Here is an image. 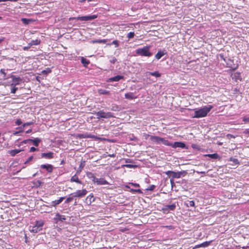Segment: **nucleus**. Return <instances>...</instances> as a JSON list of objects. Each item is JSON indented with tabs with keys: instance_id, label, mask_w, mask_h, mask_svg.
<instances>
[{
	"instance_id": "1",
	"label": "nucleus",
	"mask_w": 249,
	"mask_h": 249,
	"mask_svg": "<svg viewBox=\"0 0 249 249\" xmlns=\"http://www.w3.org/2000/svg\"><path fill=\"white\" fill-rule=\"evenodd\" d=\"M213 108V106L209 105L202 108H196L194 110V114L193 118H200L205 117Z\"/></svg>"
},
{
	"instance_id": "2",
	"label": "nucleus",
	"mask_w": 249,
	"mask_h": 249,
	"mask_svg": "<svg viewBox=\"0 0 249 249\" xmlns=\"http://www.w3.org/2000/svg\"><path fill=\"white\" fill-rule=\"evenodd\" d=\"M150 46H146L143 48H138L136 50V53L139 55L149 57L152 55L150 52Z\"/></svg>"
},
{
	"instance_id": "3",
	"label": "nucleus",
	"mask_w": 249,
	"mask_h": 249,
	"mask_svg": "<svg viewBox=\"0 0 249 249\" xmlns=\"http://www.w3.org/2000/svg\"><path fill=\"white\" fill-rule=\"evenodd\" d=\"M44 225V222L43 221L40 220L39 221H36V224L33 226H30L29 227V231L33 233H37L38 231H40L42 229V227Z\"/></svg>"
},
{
	"instance_id": "4",
	"label": "nucleus",
	"mask_w": 249,
	"mask_h": 249,
	"mask_svg": "<svg viewBox=\"0 0 249 249\" xmlns=\"http://www.w3.org/2000/svg\"><path fill=\"white\" fill-rule=\"evenodd\" d=\"M97 119L100 118H109L113 117V113L110 112H105L103 110L99 111L96 113Z\"/></svg>"
},
{
	"instance_id": "5",
	"label": "nucleus",
	"mask_w": 249,
	"mask_h": 249,
	"mask_svg": "<svg viewBox=\"0 0 249 249\" xmlns=\"http://www.w3.org/2000/svg\"><path fill=\"white\" fill-rule=\"evenodd\" d=\"M97 18V16L95 15H89V16H82V17H78L77 18H70V19H76L77 20H79L81 21H88V20H91L93 19H94Z\"/></svg>"
},
{
	"instance_id": "6",
	"label": "nucleus",
	"mask_w": 249,
	"mask_h": 249,
	"mask_svg": "<svg viewBox=\"0 0 249 249\" xmlns=\"http://www.w3.org/2000/svg\"><path fill=\"white\" fill-rule=\"evenodd\" d=\"M88 193V191L86 189L77 190L75 192L71 194L70 195H73L74 197H83L85 196Z\"/></svg>"
},
{
	"instance_id": "7",
	"label": "nucleus",
	"mask_w": 249,
	"mask_h": 249,
	"mask_svg": "<svg viewBox=\"0 0 249 249\" xmlns=\"http://www.w3.org/2000/svg\"><path fill=\"white\" fill-rule=\"evenodd\" d=\"M169 146H171L172 147L174 148H176L178 147L181 148H186L188 149L187 147H186V145L184 143L182 142H175L174 143L171 142V145H169Z\"/></svg>"
},
{
	"instance_id": "8",
	"label": "nucleus",
	"mask_w": 249,
	"mask_h": 249,
	"mask_svg": "<svg viewBox=\"0 0 249 249\" xmlns=\"http://www.w3.org/2000/svg\"><path fill=\"white\" fill-rule=\"evenodd\" d=\"M11 78H12L13 82V83L11 85L12 87L18 85L19 84V82L21 81V79L20 77H16L13 75L11 76Z\"/></svg>"
},
{
	"instance_id": "9",
	"label": "nucleus",
	"mask_w": 249,
	"mask_h": 249,
	"mask_svg": "<svg viewBox=\"0 0 249 249\" xmlns=\"http://www.w3.org/2000/svg\"><path fill=\"white\" fill-rule=\"evenodd\" d=\"M231 76L232 79L236 82L238 81H241L242 80V77L240 72H236L233 73L231 74Z\"/></svg>"
},
{
	"instance_id": "10",
	"label": "nucleus",
	"mask_w": 249,
	"mask_h": 249,
	"mask_svg": "<svg viewBox=\"0 0 249 249\" xmlns=\"http://www.w3.org/2000/svg\"><path fill=\"white\" fill-rule=\"evenodd\" d=\"M92 181L94 182L97 183V184L103 185L107 184V181L103 178H94L92 179Z\"/></svg>"
},
{
	"instance_id": "11",
	"label": "nucleus",
	"mask_w": 249,
	"mask_h": 249,
	"mask_svg": "<svg viewBox=\"0 0 249 249\" xmlns=\"http://www.w3.org/2000/svg\"><path fill=\"white\" fill-rule=\"evenodd\" d=\"M53 153L49 152L48 153H43L41 155V158L51 159L53 158Z\"/></svg>"
},
{
	"instance_id": "12",
	"label": "nucleus",
	"mask_w": 249,
	"mask_h": 249,
	"mask_svg": "<svg viewBox=\"0 0 249 249\" xmlns=\"http://www.w3.org/2000/svg\"><path fill=\"white\" fill-rule=\"evenodd\" d=\"M40 167L42 169H45L49 173H51L53 171V166L51 164H42Z\"/></svg>"
},
{
	"instance_id": "13",
	"label": "nucleus",
	"mask_w": 249,
	"mask_h": 249,
	"mask_svg": "<svg viewBox=\"0 0 249 249\" xmlns=\"http://www.w3.org/2000/svg\"><path fill=\"white\" fill-rule=\"evenodd\" d=\"M124 77L123 76L118 75L114 77H111V78H109L108 81V82L119 81L121 79H124Z\"/></svg>"
},
{
	"instance_id": "14",
	"label": "nucleus",
	"mask_w": 249,
	"mask_h": 249,
	"mask_svg": "<svg viewBox=\"0 0 249 249\" xmlns=\"http://www.w3.org/2000/svg\"><path fill=\"white\" fill-rule=\"evenodd\" d=\"M64 198H65L64 197H61L58 200L53 201L51 202V205L53 207H55L56 205H57L59 204L60 203H61L62 201L64 199Z\"/></svg>"
},
{
	"instance_id": "15",
	"label": "nucleus",
	"mask_w": 249,
	"mask_h": 249,
	"mask_svg": "<svg viewBox=\"0 0 249 249\" xmlns=\"http://www.w3.org/2000/svg\"><path fill=\"white\" fill-rule=\"evenodd\" d=\"M54 219L57 221H60L62 222L66 220V218L64 215H61L59 213H57L56 214L55 217H54Z\"/></svg>"
},
{
	"instance_id": "16",
	"label": "nucleus",
	"mask_w": 249,
	"mask_h": 249,
	"mask_svg": "<svg viewBox=\"0 0 249 249\" xmlns=\"http://www.w3.org/2000/svg\"><path fill=\"white\" fill-rule=\"evenodd\" d=\"M160 138L158 136H150V140L155 143L156 144H160Z\"/></svg>"
},
{
	"instance_id": "17",
	"label": "nucleus",
	"mask_w": 249,
	"mask_h": 249,
	"mask_svg": "<svg viewBox=\"0 0 249 249\" xmlns=\"http://www.w3.org/2000/svg\"><path fill=\"white\" fill-rule=\"evenodd\" d=\"M162 143L163 144L169 146L171 145V142H169L165 138H160V144Z\"/></svg>"
},
{
	"instance_id": "18",
	"label": "nucleus",
	"mask_w": 249,
	"mask_h": 249,
	"mask_svg": "<svg viewBox=\"0 0 249 249\" xmlns=\"http://www.w3.org/2000/svg\"><path fill=\"white\" fill-rule=\"evenodd\" d=\"M125 98L127 99H133L137 98L135 94L132 92L126 93L124 95Z\"/></svg>"
},
{
	"instance_id": "19",
	"label": "nucleus",
	"mask_w": 249,
	"mask_h": 249,
	"mask_svg": "<svg viewBox=\"0 0 249 249\" xmlns=\"http://www.w3.org/2000/svg\"><path fill=\"white\" fill-rule=\"evenodd\" d=\"M23 151L21 149H14L8 151V153L12 156H15L16 154Z\"/></svg>"
},
{
	"instance_id": "20",
	"label": "nucleus",
	"mask_w": 249,
	"mask_h": 249,
	"mask_svg": "<svg viewBox=\"0 0 249 249\" xmlns=\"http://www.w3.org/2000/svg\"><path fill=\"white\" fill-rule=\"evenodd\" d=\"M71 182H75L79 184H82V182L79 179L76 174L73 176L71 178Z\"/></svg>"
},
{
	"instance_id": "21",
	"label": "nucleus",
	"mask_w": 249,
	"mask_h": 249,
	"mask_svg": "<svg viewBox=\"0 0 249 249\" xmlns=\"http://www.w3.org/2000/svg\"><path fill=\"white\" fill-rule=\"evenodd\" d=\"M204 156L208 157L213 159H217L220 158L219 156L216 153H214L212 154H206L204 155Z\"/></svg>"
},
{
	"instance_id": "22",
	"label": "nucleus",
	"mask_w": 249,
	"mask_h": 249,
	"mask_svg": "<svg viewBox=\"0 0 249 249\" xmlns=\"http://www.w3.org/2000/svg\"><path fill=\"white\" fill-rule=\"evenodd\" d=\"M86 200L88 202H89V204H91L92 202L94 201L95 198L94 197L93 195L91 194L87 197Z\"/></svg>"
},
{
	"instance_id": "23",
	"label": "nucleus",
	"mask_w": 249,
	"mask_h": 249,
	"mask_svg": "<svg viewBox=\"0 0 249 249\" xmlns=\"http://www.w3.org/2000/svg\"><path fill=\"white\" fill-rule=\"evenodd\" d=\"M28 141L32 142H33L34 145H35L36 146H37L41 141L40 139L39 138H35L34 140L29 139L28 140Z\"/></svg>"
},
{
	"instance_id": "24",
	"label": "nucleus",
	"mask_w": 249,
	"mask_h": 249,
	"mask_svg": "<svg viewBox=\"0 0 249 249\" xmlns=\"http://www.w3.org/2000/svg\"><path fill=\"white\" fill-rule=\"evenodd\" d=\"M165 54L163 51H159L155 55V57L157 59H160L162 56Z\"/></svg>"
},
{
	"instance_id": "25",
	"label": "nucleus",
	"mask_w": 249,
	"mask_h": 249,
	"mask_svg": "<svg viewBox=\"0 0 249 249\" xmlns=\"http://www.w3.org/2000/svg\"><path fill=\"white\" fill-rule=\"evenodd\" d=\"M147 73L152 76H155L156 77H160L161 76L160 73L158 71H157L155 72H147Z\"/></svg>"
},
{
	"instance_id": "26",
	"label": "nucleus",
	"mask_w": 249,
	"mask_h": 249,
	"mask_svg": "<svg viewBox=\"0 0 249 249\" xmlns=\"http://www.w3.org/2000/svg\"><path fill=\"white\" fill-rule=\"evenodd\" d=\"M21 20L25 25L29 24V23L33 21V20L31 19H27L26 18H22Z\"/></svg>"
},
{
	"instance_id": "27",
	"label": "nucleus",
	"mask_w": 249,
	"mask_h": 249,
	"mask_svg": "<svg viewBox=\"0 0 249 249\" xmlns=\"http://www.w3.org/2000/svg\"><path fill=\"white\" fill-rule=\"evenodd\" d=\"M81 63L84 66L87 67L89 63V61L83 57H81Z\"/></svg>"
},
{
	"instance_id": "28",
	"label": "nucleus",
	"mask_w": 249,
	"mask_h": 249,
	"mask_svg": "<svg viewBox=\"0 0 249 249\" xmlns=\"http://www.w3.org/2000/svg\"><path fill=\"white\" fill-rule=\"evenodd\" d=\"M181 172H172V177L173 178H179L181 177Z\"/></svg>"
},
{
	"instance_id": "29",
	"label": "nucleus",
	"mask_w": 249,
	"mask_h": 249,
	"mask_svg": "<svg viewBox=\"0 0 249 249\" xmlns=\"http://www.w3.org/2000/svg\"><path fill=\"white\" fill-rule=\"evenodd\" d=\"M165 207V209H168L170 211H173L175 209L176 205L175 204H173L171 205H166Z\"/></svg>"
},
{
	"instance_id": "30",
	"label": "nucleus",
	"mask_w": 249,
	"mask_h": 249,
	"mask_svg": "<svg viewBox=\"0 0 249 249\" xmlns=\"http://www.w3.org/2000/svg\"><path fill=\"white\" fill-rule=\"evenodd\" d=\"M93 43H106L107 42L106 39H98L94 40L92 41Z\"/></svg>"
},
{
	"instance_id": "31",
	"label": "nucleus",
	"mask_w": 249,
	"mask_h": 249,
	"mask_svg": "<svg viewBox=\"0 0 249 249\" xmlns=\"http://www.w3.org/2000/svg\"><path fill=\"white\" fill-rule=\"evenodd\" d=\"M133 24H124L121 25V28L126 29L127 28H133Z\"/></svg>"
},
{
	"instance_id": "32",
	"label": "nucleus",
	"mask_w": 249,
	"mask_h": 249,
	"mask_svg": "<svg viewBox=\"0 0 249 249\" xmlns=\"http://www.w3.org/2000/svg\"><path fill=\"white\" fill-rule=\"evenodd\" d=\"M40 43V41L38 40H32L30 43H29L28 45H30V46H31L32 45H38Z\"/></svg>"
},
{
	"instance_id": "33",
	"label": "nucleus",
	"mask_w": 249,
	"mask_h": 249,
	"mask_svg": "<svg viewBox=\"0 0 249 249\" xmlns=\"http://www.w3.org/2000/svg\"><path fill=\"white\" fill-rule=\"evenodd\" d=\"M84 163L83 162H81V163L79 165V167L78 168V169L76 172V174H79L81 172V171H82V170L83 169V168H84Z\"/></svg>"
},
{
	"instance_id": "34",
	"label": "nucleus",
	"mask_w": 249,
	"mask_h": 249,
	"mask_svg": "<svg viewBox=\"0 0 249 249\" xmlns=\"http://www.w3.org/2000/svg\"><path fill=\"white\" fill-rule=\"evenodd\" d=\"M210 244L209 242H205L200 245H198L196 247H207Z\"/></svg>"
},
{
	"instance_id": "35",
	"label": "nucleus",
	"mask_w": 249,
	"mask_h": 249,
	"mask_svg": "<svg viewBox=\"0 0 249 249\" xmlns=\"http://www.w3.org/2000/svg\"><path fill=\"white\" fill-rule=\"evenodd\" d=\"M186 205L187 207H194L195 202L193 200L189 201L187 203H186Z\"/></svg>"
},
{
	"instance_id": "36",
	"label": "nucleus",
	"mask_w": 249,
	"mask_h": 249,
	"mask_svg": "<svg viewBox=\"0 0 249 249\" xmlns=\"http://www.w3.org/2000/svg\"><path fill=\"white\" fill-rule=\"evenodd\" d=\"M98 92L100 94H108L109 93L108 91L105 90V89H99L98 90Z\"/></svg>"
},
{
	"instance_id": "37",
	"label": "nucleus",
	"mask_w": 249,
	"mask_h": 249,
	"mask_svg": "<svg viewBox=\"0 0 249 249\" xmlns=\"http://www.w3.org/2000/svg\"><path fill=\"white\" fill-rule=\"evenodd\" d=\"M72 196H70L69 197H67V199L65 200V203H69L71 202L74 198V197H73V195H71Z\"/></svg>"
},
{
	"instance_id": "38",
	"label": "nucleus",
	"mask_w": 249,
	"mask_h": 249,
	"mask_svg": "<svg viewBox=\"0 0 249 249\" xmlns=\"http://www.w3.org/2000/svg\"><path fill=\"white\" fill-rule=\"evenodd\" d=\"M135 34L134 32H129L128 34H127V37L128 39H131L133 38Z\"/></svg>"
},
{
	"instance_id": "39",
	"label": "nucleus",
	"mask_w": 249,
	"mask_h": 249,
	"mask_svg": "<svg viewBox=\"0 0 249 249\" xmlns=\"http://www.w3.org/2000/svg\"><path fill=\"white\" fill-rule=\"evenodd\" d=\"M112 44H114L115 46V47H118L119 45V41L116 40H114L109 45Z\"/></svg>"
},
{
	"instance_id": "40",
	"label": "nucleus",
	"mask_w": 249,
	"mask_h": 249,
	"mask_svg": "<svg viewBox=\"0 0 249 249\" xmlns=\"http://www.w3.org/2000/svg\"><path fill=\"white\" fill-rule=\"evenodd\" d=\"M87 175L89 178H91L92 180L94 178H96L94 176V175L92 173L90 172L88 173Z\"/></svg>"
},
{
	"instance_id": "41",
	"label": "nucleus",
	"mask_w": 249,
	"mask_h": 249,
	"mask_svg": "<svg viewBox=\"0 0 249 249\" xmlns=\"http://www.w3.org/2000/svg\"><path fill=\"white\" fill-rule=\"evenodd\" d=\"M0 73L3 74L2 78L5 79L6 77V73L4 69H1L0 70Z\"/></svg>"
},
{
	"instance_id": "42",
	"label": "nucleus",
	"mask_w": 249,
	"mask_h": 249,
	"mask_svg": "<svg viewBox=\"0 0 249 249\" xmlns=\"http://www.w3.org/2000/svg\"><path fill=\"white\" fill-rule=\"evenodd\" d=\"M14 87H12V88L11 89V92L12 93H15L16 91L18 89V88L15 87V86H13Z\"/></svg>"
},
{
	"instance_id": "43",
	"label": "nucleus",
	"mask_w": 249,
	"mask_h": 249,
	"mask_svg": "<svg viewBox=\"0 0 249 249\" xmlns=\"http://www.w3.org/2000/svg\"><path fill=\"white\" fill-rule=\"evenodd\" d=\"M243 121L245 123H249V117L245 116L243 118Z\"/></svg>"
},
{
	"instance_id": "44",
	"label": "nucleus",
	"mask_w": 249,
	"mask_h": 249,
	"mask_svg": "<svg viewBox=\"0 0 249 249\" xmlns=\"http://www.w3.org/2000/svg\"><path fill=\"white\" fill-rule=\"evenodd\" d=\"M156 186L154 185H150L147 189V190L153 191L155 188Z\"/></svg>"
},
{
	"instance_id": "45",
	"label": "nucleus",
	"mask_w": 249,
	"mask_h": 249,
	"mask_svg": "<svg viewBox=\"0 0 249 249\" xmlns=\"http://www.w3.org/2000/svg\"><path fill=\"white\" fill-rule=\"evenodd\" d=\"M226 137L227 138L230 139L231 138H235V136H233V135L232 134H228L226 135Z\"/></svg>"
},
{
	"instance_id": "46",
	"label": "nucleus",
	"mask_w": 249,
	"mask_h": 249,
	"mask_svg": "<svg viewBox=\"0 0 249 249\" xmlns=\"http://www.w3.org/2000/svg\"><path fill=\"white\" fill-rule=\"evenodd\" d=\"M22 124V121L20 119H18L16 121V124L18 125H19Z\"/></svg>"
},
{
	"instance_id": "47",
	"label": "nucleus",
	"mask_w": 249,
	"mask_h": 249,
	"mask_svg": "<svg viewBox=\"0 0 249 249\" xmlns=\"http://www.w3.org/2000/svg\"><path fill=\"white\" fill-rule=\"evenodd\" d=\"M122 166V167H126L128 168H132L134 166L133 165H131V164H124V165H123Z\"/></svg>"
},
{
	"instance_id": "48",
	"label": "nucleus",
	"mask_w": 249,
	"mask_h": 249,
	"mask_svg": "<svg viewBox=\"0 0 249 249\" xmlns=\"http://www.w3.org/2000/svg\"><path fill=\"white\" fill-rule=\"evenodd\" d=\"M231 161H232L235 164H237L238 163V160L236 159L231 158Z\"/></svg>"
},
{
	"instance_id": "49",
	"label": "nucleus",
	"mask_w": 249,
	"mask_h": 249,
	"mask_svg": "<svg viewBox=\"0 0 249 249\" xmlns=\"http://www.w3.org/2000/svg\"><path fill=\"white\" fill-rule=\"evenodd\" d=\"M33 159V156H31L30 157L28 160L25 162V164H26L27 163L30 162V161H31Z\"/></svg>"
},
{
	"instance_id": "50",
	"label": "nucleus",
	"mask_w": 249,
	"mask_h": 249,
	"mask_svg": "<svg viewBox=\"0 0 249 249\" xmlns=\"http://www.w3.org/2000/svg\"><path fill=\"white\" fill-rule=\"evenodd\" d=\"M37 150V149L35 148L34 147H32L30 148V152H34V151H36Z\"/></svg>"
},
{
	"instance_id": "51",
	"label": "nucleus",
	"mask_w": 249,
	"mask_h": 249,
	"mask_svg": "<svg viewBox=\"0 0 249 249\" xmlns=\"http://www.w3.org/2000/svg\"><path fill=\"white\" fill-rule=\"evenodd\" d=\"M82 136V138H92V137L89 135H88V134H85V135H81Z\"/></svg>"
},
{
	"instance_id": "52",
	"label": "nucleus",
	"mask_w": 249,
	"mask_h": 249,
	"mask_svg": "<svg viewBox=\"0 0 249 249\" xmlns=\"http://www.w3.org/2000/svg\"><path fill=\"white\" fill-rule=\"evenodd\" d=\"M130 184L132 185V186L134 187H139L140 185L139 184L137 183H130Z\"/></svg>"
},
{
	"instance_id": "53",
	"label": "nucleus",
	"mask_w": 249,
	"mask_h": 249,
	"mask_svg": "<svg viewBox=\"0 0 249 249\" xmlns=\"http://www.w3.org/2000/svg\"><path fill=\"white\" fill-rule=\"evenodd\" d=\"M244 133L245 134H248L249 136V129H246L244 131Z\"/></svg>"
},
{
	"instance_id": "54",
	"label": "nucleus",
	"mask_w": 249,
	"mask_h": 249,
	"mask_svg": "<svg viewBox=\"0 0 249 249\" xmlns=\"http://www.w3.org/2000/svg\"><path fill=\"white\" fill-rule=\"evenodd\" d=\"M33 124L32 122H28V123H25L24 124H23V126H25L26 125H31Z\"/></svg>"
},
{
	"instance_id": "55",
	"label": "nucleus",
	"mask_w": 249,
	"mask_h": 249,
	"mask_svg": "<svg viewBox=\"0 0 249 249\" xmlns=\"http://www.w3.org/2000/svg\"><path fill=\"white\" fill-rule=\"evenodd\" d=\"M116 61V59L114 57H113L112 58V59L110 60V62L112 63H113V64L115 63Z\"/></svg>"
},
{
	"instance_id": "56",
	"label": "nucleus",
	"mask_w": 249,
	"mask_h": 249,
	"mask_svg": "<svg viewBox=\"0 0 249 249\" xmlns=\"http://www.w3.org/2000/svg\"><path fill=\"white\" fill-rule=\"evenodd\" d=\"M192 147L194 149H197V145L195 144H192Z\"/></svg>"
},
{
	"instance_id": "57",
	"label": "nucleus",
	"mask_w": 249,
	"mask_h": 249,
	"mask_svg": "<svg viewBox=\"0 0 249 249\" xmlns=\"http://www.w3.org/2000/svg\"><path fill=\"white\" fill-rule=\"evenodd\" d=\"M144 136L145 137V139H147L148 137H150V136L148 134H144Z\"/></svg>"
},
{
	"instance_id": "58",
	"label": "nucleus",
	"mask_w": 249,
	"mask_h": 249,
	"mask_svg": "<svg viewBox=\"0 0 249 249\" xmlns=\"http://www.w3.org/2000/svg\"><path fill=\"white\" fill-rule=\"evenodd\" d=\"M132 191L138 193H142V191L140 189L132 190Z\"/></svg>"
},
{
	"instance_id": "59",
	"label": "nucleus",
	"mask_w": 249,
	"mask_h": 249,
	"mask_svg": "<svg viewBox=\"0 0 249 249\" xmlns=\"http://www.w3.org/2000/svg\"><path fill=\"white\" fill-rule=\"evenodd\" d=\"M165 227L168 228L170 230H171L173 228V227L172 226H166Z\"/></svg>"
},
{
	"instance_id": "60",
	"label": "nucleus",
	"mask_w": 249,
	"mask_h": 249,
	"mask_svg": "<svg viewBox=\"0 0 249 249\" xmlns=\"http://www.w3.org/2000/svg\"><path fill=\"white\" fill-rule=\"evenodd\" d=\"M172 172H173V171H168L166 172V174L167 175H169L170 174H172Z\"/></svg>"
},
{
	"instance_id": "61",
	"label": "nucleus",
	"mask_w": 249,
	"mask_h": 249,
	"mask_svg": "<svg viewBox=\"0 0 249 249\" xmlns=\"http://www.w3.org/2000/svg\"><path fill=\"white\" fill-rule=\"evenodd\" d=\"M115 154H109L108 155V156L110 157H115Z\"/></svg>"
},
{
	"instance_id": "62",
	"label": "nucleus",
	"mask_w": 249,
	"mask_h": 249,
	"mask_svg": "<svg viewBox=\"0 0 249 249\" xmlns=\"http://www.w3.org/2000/svg\"><path fill=\"white\" fill-rule=\"evenodd\" d=\"M125 162H126V163L131 162L130 160V159L125 160Z\"/></svg>"
},
{
	"instance_id": "63",
	"label": "nucleus",
	"mask_w": 249,
	"mask_h": 249,
	"mask_svg": "<svg viewBox=\"0 0 249 249\" xmlns=\"http://www.w3.org/2000/svg\"><path fill=\"white\" fill-rule=\"evenodd\" d=\"M32 132V129H29L28 130H27V131L26 132V133L28 134V133H30V132Z\"/></svg>"
},
{
	"instance_id": "64",
	"label": "nucleus",
	"mask_w": 249,
	"mask_h": 249,
	"mask_svg": "<svg viewBox=\"0 0 249 249\" xmlns=\"http://www.w3.org/2000/svg\"><path fill=\"white\" fill-rule=\"evenodd\" d=\"M4 38H3V37L0 38V43H1L4 40Z\"/></svg>"
}]
</instances>
